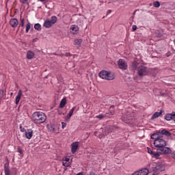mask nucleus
I'll use <instances>...</instances> for the list:
<instances>
[{
	"mask_svg": "<svg viewBox=\"0 0 175 175\" xmlns=\"http://www.w3.org/2000/svg\"><path fill=\"white\" fill-rule=\"evenodd\" d=\"M27 59H33L35 58V53L32 51H28L26 53Z\"/></svg>",
	"mask_w": 175,
	"mask_h": 175,
	"instance_id": "14",
	"label": "nucleus"
},
{
	"mask_svg": "<svg viewBox=\"0 0 175 175\" xmlns=\"http://www.w3.org/2000/svg\"><path fill=\"white\" fill-rule=\"evenodd\" d=\"M110 13H111V10H109L107 11V14H110Z\"/></svg>",
	"mask_w": 175,
	"mask_h": 175,
	"instance_id": "39",
	"label": "nucleus"
},
{
	"mask_svg": "<svg viewBox=\"0 0 175 175\" xmlns=\"http://www.w3.org/2000/svg\"><path fill=\"white\" fill-rule=\"evenodd\" d=\"M152 161H155V159H159L161 158L160 154H152Z\"/></svg>",
	"mask_w": 175,
	"mask_h": 175,
	"instance_id": "25",
	"label": "nucleus"
},
{
	"mask_svg": "<svg viewBox=\"0 0 175 175\" xmlns=\"http://www.w3.org/2000/svg\"><path fill=\"white\" fill-rule=\"evenodd\" d=\"M163 111H160L159 112H155L152 116V120H155V118H158V117L161 116L162 114Z\"/></svg>",
	"mask_w": 175,
	"mask_h": 175,
	"instance_id": "21",
	"label": "nucleus"
},
{
	"mask_svg": "<svg viewBox=\"0 0 175 175\" xmlns=\"http://www.w3.org/2000/svg\"><path fill=\"white\" fill-rule=\"evenodd\" d=\"M147 168H142L138 171H136L133 175H148V172H151L152 175H158L161 172L165 170V164L161 163L152 162L150 163Z\"/></svg>",
	"mask_w": 175,
	"mask_h": 175,
	"instance_id": "1",
	"label": "nucleus"
},
{
	"mask_svg": "<svg viewBox=\"0 0 175 175\" xmlns=\"http://www.w3.org/2000/svg\"><path fill=\"white\" fill-rule=\"evenodd\" d=\"M159 133H161V132H158L152 134L150 136L151 139H152L153 140H155L156 139H158V137H161V136L159 135Z\"/></svg>",
	"mask_w": 175,
	"mask_h": 175,
	"instance_id": "23",
	"label": "nucleus"
},
{
	"mask_svg": "<svg viewBox=\"0 0 175 175\" xmlns=\"http://www.w3.org/2000/svg\"><path fill=\"white\" fill-rule=\"evenodd\" d=\"M66 126V123L62 122V129H64Z\"/></svg>",
	"mask_w": 175,
	"mask_h": 175,
	"instance_id": "35",
	"label": "nucleus"
},
{
	"mask_svg": "<svg viewBox=\"0 0 175 175\" xmlns=\"http://www.w3.org/2000/svg\"><path fill=\"white\" fill-rule=\"evenodd\" d=\"M79 145H80V142H75L72 143L71 152H72V154H75V152H76V151H77V150L79 149Z\"/></svg>",
	"mask_w": 175,
	"mask_h": 175,
	"instance_id": "9",
	"label": "nucleus"
},
{
	"mask_svg": "<svg viewBox=\"0 0 175 175\" xmlns=\"http://www.w3.org/2000/svg\"><path fill=\"white\" fill-rule=\"evenodd\" d=\"M47 129L50 131V132L55 133V128L54 127V124H49L46 125Z\"/></svg>",
	"mask_w": 175,
	"mask_h": 175,
	"instance_id": "20",
	"label": "nucleus"
},
{
	"mask_svg": "<svg viewBox=\"0 0 175 175\" xmlns=\"http://www.w3.org/2000/svg\"><path fill=\"white\" fill-rule=\"evenodd\" d=\"M40 2H44L46 0H40Z\"/></svg>",
	"mask_w": 175,
	"mask_h": 175,
	"instance_id": "42",
	"label": "nucleus"
},
{
	"mask_svg": "<svg viewBox=\"0 0 175 175\" xmlns=\"http://www.w3.org/2000/svg\"><path fill=\"white\" fill-rule=\"evenodd\" d=\"M26 139L29 140L32 139V136H33V130L32 129H28L25 133Z\"/></svg>",
	"mask_w": 175,
	"mask_h": 175,
	"instance_id": "11",
	"label": "nucleus"
},
{
	"mask_svg": "<svg viewBox=\"0 0 175 175\" xmlns=\"http://www.w3.org/2000/svg\"><path fill=\"white\" fill-rule=\"evenodd\" d=\"M154 146L157 148H163L166 146V141L162 139V136L154 141Z\"/></svg>",
	"mask_w": 175,
	"mask_h": 175,
	"instance_id": "4",
	"label": "nucleus"
},
{
	"mask_svg": "<svg viewBox=\"0 0 175 175\" xmlns=\"http://www.w3.org/2000/svg\"><path fill=\"white\" fill-rule=\"evenodd\" d=\"M25 24V20L24 18H21V27H24Z\"/></svg>",
	"mask_w": 175,
	"mask_h": 175,
	"instance_id": "29",
	"label": "nucleus"
},
{
	"mask_svg": "<svg viewBox=\"0 0 175 175\" xmlns=\"http://www.w3.org/2000/svg\"><path fill=\"white\" fill-rule=\"evenodd\" d=\"M10 25L12 28H17L18 25V21L16 18H12L10 21Z\"/></svg>",
	"mask_w": 175,
	"mask_h": 175,
	"instance_id": "13",
	"label": "nucleus"
},
{
	"mask_svg": "<svg viewBox=\"0 0 175 175\" xmlns=\"http://www.w3.org/2000/svg\"><path fill=\"white\" fill-rule=\"evenodd\" d=\"M20 2L21 3H27V2H28V0H20Z\"/></svg>",
	"mask_w": 175,
	"mask_h": 175,
	"instance_id": "37",
	"label": "nucleus"
},
{
	"mask_svg": "<svg viewBox=\"0 0 175 175\" xmlns=\"http://www.w3.org/2000/svg\"><path fill=\"white\" fill-rule=\"evenodd\" d=\"M122 121H124V122H126V124L129 123V122H128V120L126 119H125V116L122 118Z\"/></svg>",
	"mask_w": 175,
	"mask_h": 175,
	"instance_id": "34",
	"label": "nucleus"
},
{
	"mask_svg": "<svg viewBox=\"0 0 175 175\" xmlns=\"http://www.w3.org/2000/svg\"><path fill=\"white\" fill-rule=\"evenodd\" d=\"M172 157L173 158H175V154H172Z\"/></svg>",
	"mask_w": 175,
	"mask_h": 175,
	"instance_id": "41",
	"label": "nucleus"
},
{
	"mask_svg": "<svg viewBox=\"0 0 175 175\" xmlns=\"http://www.w3.org/2000/svg\"><path fill=\"white\" fill-rule=\"evenodd\" d=\"M75 110H76V107H72L70 110V111L68 113V116L66 118H68V120H70V117H72V116H73V112L75 111Z\"/></svg>",
	"mask_w": 175,
	"mask_h": 175,
	"instance_id": "22",
	"label": "nucleus"
},
{
	"mask_svg": "<svg viewBox=\"0 0 175 175\" xmlns=\"http://www.w3.org/2000/svg\"><path fill=\"white\" fill-rule=\"evenodd\" d=\"M81 43H83V39L77 38L74 40L75 46H78V47H81Z\"/></svg>",
	"mask_w": 175,
	"mask_h": 175,
	"instance_id": "16",
	"label": "nucleus"
},
{
	"mask_svg": "<svg viewBox=\"0 0 175 175\" xmlns=\"http://www.w3.org/2000/svg\"><path fill=\"white\" fill-rule=\"evenodd\" d=\"M62 165L64 167H69L72 165V159L69 156H66L62 159Z\"/></svg>",
	"mask_w": 175,
	"mask_h": 175,
	"instance_id": "6",
	"label": "nucleus"
},
{
	"mask_svg": "<svg viewBox=\"0 0 175 175\" xmlns=\"http://www.w3.org/2000/svg\"><path fill=\"white\" fill-rule=\"evenodd\" d=\"M133 31H136L137 29V26L133 25L132 27Z\"/></svg>",
	"mask_w": 175,
	"mask_h": 175,
	"instance_id": "36",
	"label": "nucleus"
},
{
	"mask_svg": "<svg viewBox=\"0 0 175 175\" xmlns=\"http://www.w3.org/2000/svg\"><path fill=\"white\" fill-rule=\"evenodd\" d=\"M163 154H172V149L167 147H163V150H161Z\"/></svg>",
	"mask_w": 175,
	"mask_h": 175,
	"instance_id": "17",
	"label": "nucleus"
},
{
	"mask_svg": "<svg viewBox=\"0 0 175 175\" xmlns=\"http://www.w3.org/2000/svg\"><path fill=\"white\" fill-rule=\"evenodd\" d=\"M96 118H98L99 120H103V118H105V116L103 114H100L98 116H96Z\"/></svg>",
	"mask_w": 175,
	"mask_h": 175,
	"instance_id": "30",
	"label": "nucleus"
},
{
	"mask_svg": "<svg viewBox=\"0 0 175 175\" xmlns=\"http://www.w3.org/2000/svg\"><path fill=\"white\" fill-rule=\"evenodd\" d=\"M4 172L5 175H10V170H9V164H4Z\"/></svg>",
	"mask_w": 175,
	"mask_h": 175,
	"instance_id": "18",
	"label": "nucleus"
},
{
	"mask_svg": "<svg viewBox=\"0 0 175 175\" xmlns=\"http://www.w3.org/2000/svg\"><path fill=\"white\" fill-rule=\"evenodd\" d=\"M98 76L100 79H103L104 80H114L116 77L114 73L106 70L100 71Z\"/></svg>",
	"mask_w": 175,
	"mask_h": 175,
	"instance_id": "3",
	"label": "nucleus"
},
{
	"mask_svg": "<svg viewBox=\"0 0 175 175\" xmlns=\"http://www.w3.org/2000/svg\"><path fill=\"white\" fill-rule=\"evenodd\" d=\"M19 128H20L21 132H26L27 131V130H25V129L24 127H23V126H21V124H20Z\"/></svg>",
	"mask_w": 175,
	"mask_h": 175,
	"instance_id": "32",
	"label": "nucleus"
},
{
	"mask_svg": "<svg viewBox=\"0 0 175 175\" xmlns=\"http://www.w3.org/2000/svg\"><path fill=\"white\" fill-rule=\"evenodd\" d=\"M149 70L147 67L141 66L138 68V75L139 76H147L148 75Z\"/></svg>",
	"mask_w": 175,
	"mask_h": 175,
	"instance_id": "7",
	"label": "nucleus"
},
{
	"mask_svg": "<svg viewBox=\"0 0 175 175\" xmlns=\"http://www.w3.org/2000/svg\"><path fill=\"white\" fill-rule=\"evenodd\" d=\"M118 65L120 69H122V70H126V69H128V64H126V62H125V60L122 59H120L118 60Z\"/></svg>",
	"mask_w": 175,
	"mask_h": 175,
	"instance_id": "8",
	"label": "nucleus"
},
{
	"mask_svg": "<svg viewBox=\"0 0 175 175\" xmlns=\"http://www.w3.org/2000/svg\"><path fill=\"white\" fill-rule=\"evenodd\" d=\"M153 6H154V8H159V6H161V3H159V1H154L153 3Z\"/></svg>",
	"mask_w": 175,
	"mask_h": 175,
	"instance_id": "28",
	"label": "nucleus"
},
{
	"mask_svg": "<svg viewBox=\"0 0 175 175\" xmlns=\"http://www.w3.org/2000/svg\"><path fill=\"white\" fill-rule=\"evenodd\" d=\"M46 120L47 116H46V113L42 111H35L31 116V121L34 122V124H43L46 122Z\"/></svg>",
	"mask_w": 175,
	"mask_h": 175,
	"instance_id": "2",
	"label": "nucleus"
},
{
	"mask_svg": "<svg viewBox=\"0 0 175 175\" xmlns=\"http://www.w3.org/2000/svg\"><path fill=\"white\" fill-rule=\"evenodd\" d=\"M66 57H69L70 55V53H66Z\"/></svg>",
	"mask_w": 175,
	"mask_h": 175,
	"instance_id": "40",
	"label": "nucleus"
},
{
	"mask_svg": "<svg viewBox=\"0 0 175 175\" xmlns=\"http://www.w3.org/2000/svg\"><path fill=\"white\" fill-rule=\"evenodd\" d=\"M160 136H162V135H165V136H170V133L165 129L162 130L160 133Z\"/></svg>",
	"mask_w": 175,
	"mask_h": 175,
	"instance_id": "24",
	"label": "nucleus"
},
{
	"mask_svg": "<svg viewBox=\"0 0 175 175\" xmlns=\"http://www.w3.org/2000/svg\"><path fill=\"white\" fill-rule=\"evenodd\" d=\"M70 32L72 33V35H76L79 33V27L76 25H71L70 28Z\"/></svg>",
	"mask_w": 175,
	"mask_h": 175,
	"instance_id": "12",
	"label": "nucleus"
},
{
	"mask_svg": "<svg viewBox=\"0 0 175 175\" xmlns=\"http://www.w3.org/2000/svg\"><path fill=\"white\" fill-rule=\"evenodd\" d=\"M165 119L167 121H174L175 122V111H172L171 113H167L165 116Z\"/></svg>",
	"mask_w": 175,
	"mask_h": 175,
	"instance_id": "10",
	"label": "nucleus"
},
{
	"mask_svg": "<svg viewBox=\"0 0 175 175\" xmlns=\"http://www.w3.org/2000/svg\"><path fill=\"white\" fill-rule=\"evenodd\" d=\"M21 96H23V90H18V94L15 99L16 105H18V103H20V100L21 99Z\"/></svg>",
	"mask_w": 175,
	"mask_h": 175,
	"instance_id": "15",
	"label": "nucleus"
},
{
	"mask_svg": "<svg viewBox=\"0 0 175 175\" xmlns=\"http://www.w3.org/2000/svg\"><path fill=\"white\" fill-rule=\"evenodd\" d=\"M1 92H3V90H1Z\"/></svg>",
	"mask_w": 175,
	"mask_h": 175,
	"instance_id": "43",
	"label": "nucleus"
},
{
	"mask_svg": "<svg viewBox=\"0 0 175 175\" xmlns=\"http://www.w3.org/2000/svg\"><path fill=\"white\" fill-rule=\"evenodd\" d=\"M29 29H31V23L28 22L27 24L26 25V30H25L26 33H28V32H29Z\"/></svg>",
	"mask_w": 175,
	"mask_h": 175,
	"instance_id": "27",
	"label": "nucleus"
},
{
	"mask_svg": "<svg viewBox=\"0 0 175 175\" xmlns=\"http://www.w3.org/2000/svg\"><path fill=\"white\" fill-rule=\"evenodd\" d=\"M17 151L19 152V154H23V148H21V147L18 146L17 148Z\"/></svg>",
	"mask_w": 175,
	"mask_h": 175,
	"instance_id": "33",
	"label": "nucleus"
},
{
	"mask_svg": "<svg viewBox=\"0 0 175 175\" xmlns=\"http://www.w3.org/2000/svg\"><path fill=\"white\" fill-rule=\"evenodd\" d=\"M34 29L37 31H42V26L39 23H36L34 25Z\"/></svg>",
	"mask_w": 175,
	"mask_h": 175,
	"instance_id": "26",
	"label": "nucleus"
},
{
	"mask_svg": "<svg viewBox=\"0 0 175 175\" xmlns=\"http://www.w3.org/2000/svg\"><path fill=\"white\" fill-rule=\"evenodd\" d=\"M109 111L111 112V114H114V106L110 107Z\"/></svg>",
	"mask_w": 175,
	"mask_h": 175,
	"instance_id": "31",
	"label": "nucleus"
},
{
	"mask_svg": "<svg viewBox=\"0 0 175 175\" xmlns=\"http://www.w3.org/2000/svg\"><path fill=\"white\" fill-rule=\"evenodd\" d=\"M148 154H152V151H151V150H150L149 148H148Z\"/></svg>",
	"mask_w": 175,
	"mask_h": 175,
	"instance_id": "38",
	"label": "nucleus"
},
{
	"mask_svg": "<svg viewBox=\"0 0 175 175\" xmlns=\"http://www.w3.org/2000/svg\"><path fill=\"white\" fill-rule=\"evenodd\" d=\"M57 23V16H51V19H46L43 24V27L45 28H51L54 24Z\"/></svg>",
	"mask_w": 175,
	"mask_h": 175,
	"instance_id": "5",
	"label": "nucleus"
},
{
	"mask_svg": "<svg viewBox=\"0 0 175 175\" xmlns=\"http://www.w3.org/2000/svg\"><path fill=\"white\" fill-rule=\"evenodd\" d=\"M65 105H66V97H64L62 99L59 103L60 109H64L65 107Z\"/></svg>",
	"mask_w": 175,
	"mask_h": 175,
	"instance_id": "19",
	"label": "nucleus"
}]
</instances>
